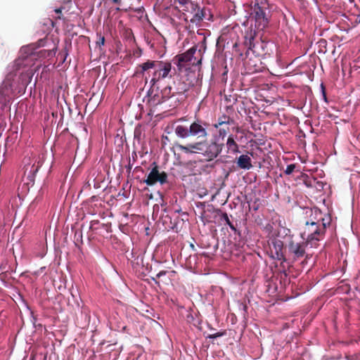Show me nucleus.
<instances>
[{"label":"nucleus","instance_id":"nucleus-1","mask_svg":"<svg viewBox=\"0 0 360 360\" xmlns=\"http://www.w3.org/2000/svg\"><path fill=\"white\" fill-rule=\"evenodd\" d=\"M177 147L182 153L187 154L204 152L210 159L216 158L220 151L215 143H213L208 146L207 143L205 141L189 143L186 146L179 145Z\"/></svg>","mask_w":360,"mask_h":360},{"label":"nucleus","instance_id":"nucleus-2","mask_svg":"<svg viewBox=\"0 0 360 360\" xmlns=\"http://www.w3.org/2000/svg\"><path fill=\"white\" fill-rule=\"evenodd\" d=\"M268 20L263 9L259 6H255L253 13L248 20V24L250 25V37H254L257 32L263 30L267 25Z\"/></svg>","mask_w":360,"mask_h":360},{"label":"nucleus","instance_id":"nucleus-3","mask_svg":"<svg viewBox=\"0 0 360 360\" xmlns=\"http://www.w3.org/2000/svg\"><path fill=\"white\" fill-rule=\"evenodd\" d=\"M171 69L172 65L170 63L160 62L153 72L150 83L155 85L160 79L167 77L171 72Z\"/></svg>","mask_w":360,"mask_h":360},{"label":"nucleus","instance_id":"nucleus-4","mask_svg":"<svg viewBox=\"0 0 360 360\" xmlns=\"http://www.w3.org/2000/svg\"><path fill=\"white\" fill-rule=\"evenodd\" d=\"M167 176L165 173H160L156 167L153 168L149 173L147 179L145 182L148 186H152L156 182L163 184L166 181Z\"/></svg>","mask_w":360,"mask_h":360},{"label":"nucleus","instance_id":"nucleus-5","mask_svg":"<svg viewBox=\"0 0 360 360\" xmlns=\"http://www.w3.org/2000/svg\"><path fill=\"white\" fill-rule=\"evenodd\" d=\"M190 136L206 137L207 135L206 129L199 123L195 122L189 126Z\"/></svg>","mask_w":360,"mask_h":360},{"label":"nucleus","instance_id":"nucleus-6","mask_svg":"<svg viewBox=\"0 0 360 360\" xmlns=\"http://www.w3.org/2000/svg\"><path fill=\"white\" fill-rule=\"evenodd\" d=\"M307 230L308 233L306 231L302 235V237L304 239H307L308 240H319L316 237V235L319 233L317 229L316 223L311 222L310 224L309 223H307Z\"/></svg>","mask_w":360,"mask_h":360},{"label":"nucleus","instance_id":"nucleus-7","mask_svg":"<svg viewBox=\"0 0 360 360\" xmlns=\"http://www.w3.org/2000/svg\"><path fill=\"white\" fill-rule=\"evenodd\" d=\"M194 53H195V50L191 49L188 51H187L186 53H185L182 55H180L178 57L177 66L179 67V70L184 68V63L191 60V58H192Z\"/></svg>","mask_w":360,"mask_h":360},{"label":"nucleus","instance_id":"nucleus-8","mask_svg":"<svg viewBox=\"0 0 360 360\" xmlns=\"http://www.w3.org/2000/svg\"><path fill=\"white\" fill-rule=\"evenodd\" d=\"M237 165L241 169H250L252 167L251 158L248 155H242L238 158Z\"/></svg>","mask_w":360,"mask_h":360},{"label":"nucleus","instance_id":"nucleus-9","mask_svg":"<svg viewBox=\"0 0 360 360\" xmlns=\"http://www.w3.org/2000/svg\"><path fill=\"white\" fill-rule=\"evenodd\" d=\"M175 133L181 138H187L190 136L189 127L179 124L175 128Z\"/></svg>","mask_w":360,"mask_h":360},{"label":"nucleus","instance_id":"nucleus-10","mask_svg":"<svg viewBox=\"0 0 360 360\" xmlns=\"http://www.w3.org/2000/svg\"><path fill=\"white\" fill-rule=\"evenodd\" d=\"M290 249L297 257L302 256L304 254V248L300 243H292Z\"/></svg>","mask_w":360,"mask_h":360},{"label":"nucleus","instance_id":"nucleus-11","mask_svg":"<svg viewBox=\"0 0 360 360\" xmlns=\"http://www.w3.org/2000/svg\"><path fill=\"white\" fill-rule=\"evenodd\" d=\"M226 146L229 149V150L233 152V153H238V146L237 143L233 140V137L229 136L228 138Z\"/></svg>","mask_w":360,"mask_h":360},{"label":"nucleus","instance_id":"nucleus-12","mask_svg":"<svg viewBox=\"0 0 360 360\" xmlns=\"http://www.w3.org/2000/svg\"><path fill=\"white\" fill-rule=\"evenodd\" d=\"M275 248V255H274L273 250H271V255L273 257H276L278 259H281L283 257L281 250H282V244L281 241H278L276 245H274Z\"/></svg>","mask_w":360,"mask_h":360},{"label":"nucleus","instance_id":"nucleus-13","mask_svg":"<svg viewBox=\"0 0 360 360\" xmlns=\"http://www.w3.org/2000/svg\"><path fill=\"white\" fill-rule=\"evenodd\" d=\"M160 62H155V61H148L142 65V69L143 70L146 71L149 69L153 68L155 70L156 67L158 66V64Z\"/></svg>","mask_w":360,"mask_h":360},{"label":"nucleus","instance_id":"nucleus-14","mask_svg":"<svg viewBox=\"0 0 360 360\" xmlns=\"http://www.w3.org/2000/svg\"><path fill=\"white\" fill-rule=\"evenodd\" d=\"M295 165H290L287 167L286 169H285V173L288 174H291L294 169H295Z\"/></svg>","mask_w":360,"mask_h":360},{"label":"nucleus","instance_id":"nucleus-15","mask_svg":"<svg viewBox=\"0 0 360 360\" xmlns=\"http://www.w3.org/2000/svg\"><path fill=\"white\" fill-rule=\"evenodd\" d=\"M227 121L226 120V118H224L223 120H219V122L214 124V127L216 128H218L219 126L222 125L223 124H225L226 123Z\"/></svg>","mask_w":360,"mask_h":360},{"label":"nucleus","instance_id":"nucleus-16","mask_svg":"<svg viewBox=\"0 0 360 360\" xmlns=\"http://www.w3.org/2000/svg\"><path fill=\"white\" fill-rule=\"evenodd\" d=\"M105 41V39L103 37H100L99 40L97 41V44L99 46L103 45Z\"/></svg>","mask_w":360,"mask_h":360},{"label":"nucleus","instance_id":"nucleus-17","mask_svg":"<svg viewBox=\"0 0 360 360\" xmlns=\"http://www.w3.org/2000/svg\"><path fill=\"white\" fill-rule=\"evenodd\" d=\"M219 133L220 134H226V131H221V130L219 131Z\"/></svg>","mask_w":360,"mask_h":360},{"label":"nucleus","instance_id":"nucleus-18","mask_svg":"<svg viewBox=\"0 0 360 360\" xmlns=\"http://www.w3.org/2000/svg\"><path fill=\"white\" fill-rule=\"evenodd\" d=\"M219 133L220 134H226V131H221V130L219 131Z\"/></svg>","mask_w":360,"mask_h":360},{"label":"nucleus","instance_id":"nucleus-19","mask_svg":"<svg viewBox=\"0 0 360 360\" xmlns=\"http://www.w3.org/2000/svg\"><path fill=\"white\" fill-rule=\"evenodd\" d=\"M219 133L220 134H226V131H221V130L219 131Z\"/></svg>","mask_w":360,"mask_h":360},{"label":"nucleus","instance_id":"nucleus-20","mask_svg":"<svg viewBox=\"0 0 360 360\" xmlns=\"http://www.w3.org/2000/svg\"><path fill=\"white\" fill-rule=\"evenodd\" d=\"M217 336H219L218 334H216V335H213V337H217ZM210 337L212 338V336H210Z\"/></svg>","mask_w":360,"mask_h":360}]
</instances>
